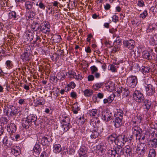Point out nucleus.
Returning a JSON list of instances; mask_svg holds the SVG:
<instances>
[{
    "label": "nucleus",
    "mask_w": 157,
    "mask_h": 157,
    "mask_svg": "<svg viewBox=\"0 0 157 157\" xmlns=\"http://www.w3.org/2000/svg\"><path fill=\"white\" fill-rule=\"evenodd\" d=\"M90 124L93 127L90 137L92 139H95L97 138L102 132V124L99 120L95 118L91 120Z\"/></svg>",
    "instance_id": "obj_1"
},
{
    "label": "nucleus",
    "mask_w": 157,
    "mask_h": 157,
    "mask_svg": "<svg viewBox=\"0 0 157 157\" xmlns=\"http://www.w3.org/2000/svg\"><path fill=\"white\" fill-rule=\"evenodd\" d=\"M109 147H110V144L104 143H101L99 144L96 146V151L99 155H103L106 149L108 148Z\"/></svg>",
    "instance_id": "obj_2"
},
{
    "label": "nucleus",
    "mask_w": 157,
    "mask_h": 157,
    "mask_svg": "<svg viewBox=\"0 0 157 157\" xmlns=\"http://www.w3.org/2000/svg\"><path fill=\"white\" fill-rule=\"evenodd\" d=\"M123 114L121 113H118L117 117L113 121L114 125L116 128H119L123 123Z\"/></svg>",
    "instance_id": "obj_3"
},
{
    "label": "nucleus",
    "mask_w": 157,
    "mask_h": 157,
    "mask_svg": "<svg viewBox=\"0 0 157 157\" xmlns=\"http://www.w3.org/2000/svg\"><path fill=\"white\" fill-rule=\"evenodd\" d=\"M133 96L134 100L139 103L142 102L144 99L143 94L138 90H136L134 91Z\"/></svg>",
    "instance_id": "obj_4"
},
{
    "label": "nucleus",
    "mask_w": 157,
    "mask_h": 157,
    "mask_svg": "<svg viewBox=\"0 0 157 157\" xmlns=\"http://www.w3.org/2000/svg\"><path fill=\"white\" fill-rule=\"evenodd\" d=\"M137 83V78L136 76H131L127 78V84L129 87H135Z\"/></svg>",
    "instance_id": "obj_5"
},
{
    "label": "nucleus",
    "mask_w": 157,
    "mask_h": 157,
    "mask_svg": "<svg viewBox=\"0 0 157 157\" xmlns=\"http://www.w3.org/2000/svg\"><path fill=\"white\" fill-rule=\"evenodd\" d=\"M51 25L49 22L47 21H43L40 25L41 31L45 33H48L50 31Z\"/></svg>",
    "instance_id": "obj_6"
},
{
    "label": "nucleus",
    "mask_w": 157,
    "mask_h": 157,
    "mask_svg": "<svg viewBox=\"0 0 157 157\" xmlns=\"http://www.w3.org/2000/svg\"><path fill=\"white\" fill-rule=\"evenodd\" d=\"M147 146L144 143H140L137 145L136 152L138 155H144L145 154Z\"/></svg>",
    "instance_id": "obj_7"
},
{
    "label": "nucleus",
    "mask_w": 157,
    "mask_h": 157,
    "mask_svg": "<svg viewBox=\"0 0 157 157\" xmlns=\"http://www.w3.org/2000/svg\"><path fill=\"white\" fill-rule=\"evenodd\" d=\"M126 142V138L124 136L121 135L117 136L115 144L119 146H123Z\"/></svg>",
    "instance_id": "obj_8"
},
{
    "label": "nucleus",
    "mask_w": 157,
    "mask_h": 157,
    "mask_svg": "<svg viewBox=\"0 0 157 157\" xmlns=\"http://www.w3.org/2000/svg\"><path fill=\"white\" fill-rule=\"evenodd\" d=\"M135 44V41L133 40L130 39L123 41V44L124 46L130 50H131L134 48Z\"/></svg>",
    "instance_id": "obj_9"
},
{
    "label": "nucleus",
    "mask_w": 157,
    "mask_h": 157,
    "mask_svg": "<svg viewBox=\"0 0 157 157\" xmlns=\"http://www.w3.org/2000/svg\"><path fill=\"white\" fill-rule=\"evenodd\" d=\"M4 112H6V114L9 116H13L15 115L17 113V109L15 107L13 106H11L10 108L7 109H6L4 110Z\"/></svg>",
    "instance_id": "obj_10"
},
{
    "label": "nucleus",
    "mask_w": 157,
    "mask_h": 157,
    "mask_svg": "<svg viewBox=\"0 0 157 157\" xmlns=\"http://www.w3.org/2000/svg\"><path fill=\"white\" fill-rule=\"evenodd\" d=\"M41 144L44 146L49 145L52 142V138L48 136H44L40 138Z\"/></svg>",
    "instance_id": "obj_11"
},
{
    "label": "nucleus",
    "mask_w": 157,
    "mask_h": 157,
    "mask_svg": "<svg viewBox=\"0 0 157 157\" xmlns=\"http://www.w3.org/2000/svg\"><path fill=\"white\" fill-rule=\"evenodd\" d=\"M61 125H67L70 124V117L66 114H63L60 116Z\"/></svg>",
    "instance_id": "obj_12"
},
{
    "label": "nucleus",
    "mask_w": 157,
    "mask_h": 157,
    "mask_svg": "<svg viewBox=\"0 0 157 157\" xmlns=\"http://www.w3.org/2000/svg\"><path fill=\"white\" fill-rule=\"evenodd\" d=\"M105 155L106 157H115L117 154V151L114 148H110L109 147Z\"/></svg>",
    "instance_id": "obj_13"
},
{
    "label": "nucleus",
    "mask_w": 157,
    "mask_h": 157,
    "mask_svg": "<svg viewBox=\"0 0 157 157\" xmlns=\"http://www.w3.org/2000/svg\"><path fill=\"white\" fill-rule=\"evenodd\" d=\"M112 117L111 113L108 111H103L102 114L101 119L105 122H108L110 121Z\"/></svg>",
    "instance_id": "obj_14"
},
{
    "label": "nucleus",
    "mask_w": 157,
    "mask_h": 157,
    "mask_svg": "<svg viewBox=\"0 0 157 157\" xmlns=\"http://www.w3.org/2000/svg\"><path fill=\"white\" fill-rule=\"evenodd\" d=\"M146 93L148 96L153 95L155 92V88L150 84L147 85L145 87Z\"/></svg>",
    "instance_id": "obj_15"
},
{
    "label": "nucleus",
    "mask_w": 157,
    "mask_h": 157,
    "mask_svg": "<svg viewBox=\"0 0 157 157\" xmlns=\"http://www.w3.org/2000/svg\"><path fill=\"white\" fill-rule=\"evenodd\" d=\"M124 154L125 157H132V150L129 146L124 147Z\"/></svg>",
    "instance_id": "obj_16"
},
{
    "label": "nucleus",
    "mask_w": 157,
    "mask_h": 157,
    "mask_svg": "<svg viewBox=\"0 0 157 157\" xmlns=\"http://www.w3.org/2000/svg\"><path fill=\"white\" fill-rule=\"evenodd\" d=\"M16 126L13 123H11L7 125V131L10 133L14 132L16 131Z\"/></svg>",
    "instance_id": "obj_17"
},
{
    "label": "nucleus",
    "mask_w": 157,
    "mask_h": 157,
    "mask_svg": "<svg viewBox=\"0 0 157 157\" xmlns=\"http://www.w3.org/2000/svg\"><path fill=\"white\" fill-rule=\"evenodd\" d=\"M67 75V72L64 71H63L57 74L56 78L60 81H62L65 79Z\"/></svg>",
    "instance_id": "obj_18"
},
{
    "label": "nucleus",
    "mask_w": 157,
    "mask_h": 157,
    "mask_svg": "<svg viewBox=\"0 0 157 157\" xmlns=\"http://www.w3.org/2000/svg\"><path fill=\"white\" fill-rule=\"evenodd\" d=\"M30 53L29 52H25L21 56V58L24 61H28L30 60Z\"/></svg>",
    "instance_id": "obj_19"
},
{
    "label": "nucleus",
    "mask_w": 157,
    "mask_h": 157,
    "mask_svg": "<svg viewBox=\"0 0 157 157\" xmlns=\"http://www.w3.org/2000/svg\"><path fill=\"white\" fill-rule=\"evenodd\" d=\"M36 10V9H33V10L28 11L26 14V19L28 20L32 19L35 16Z\"/></svg>",
    "instance_id": "obj_20"
},
{
    "label": "nucleus",
    "mask_w": 157,
    "mask_h": 157,
    "mask_svg": "<svg viewBox=\"0 0 157 157\" xmlns=\"http://www.w3.org/2000/svg\"><path fill=\"white\" fill-rule=\"evenodd\" d=\"M35 4L29 1H26L25 4L24 8L27 11L30 10H33V9H35L33 7V5Z\"/></svg>",
    "instance_id": "obj_21"
},
{
    "label": "nucleus",
    "mask_w": 157,
    "mask_h": 157,
    "mask_svg": "<svg viewBox=\"0 0 157 157\" xmlns=\"http://www.w3.org/2000/svg\"><path fill=\"white\" fill-rule=\"evenodd\" d=\"M11 152L15 156H17L21 153L20 147L17 146H14L11 150Z\"/></svg>",
    "instance_id": "obj_22"
},
{
    "label": "nucleus",
    "mask_w": 157,
    "mask_h": 157,
    "mask_svg": "<svg viewBox=\"0 0 157 157\" xmlns=\"http://www.w3.org/2000/svg\"><path fill=\"white\" fill-rule=\"evenodd\" d=\"M105 86L106 89L110 91H112L115 89L114 84L111 81H109L106 82Z\"/></svg>",
    "instance_id": "obj_23"
},
{
    "label": "nucleus",
    "mask_w": 157,
    "mask_h": 157,
    "mask_svg": "<svg viewBox=\"0 0 157 157\" xmlns=\"http://www.w3.org/2000/svg\"><path fill=\"white\" fill-rule=\"evenodd\" d=\"M3 143L5 146H6L8 148H10L12 147V143L9 140L7 136H5L4 137L3 140Z\"/></svg>",
    "instance_id": "obj_24"
},
{
    "label": "nucleus",
    "mask_w": 157,
    "mask_h": 157,
    "mask_svg": "<svg viewBox=\"0 0 157 157\" xmlns=\"http://www.w3.org/2000/svg\"><path fill=\"white\" fill-rule=\"evenodd\" d=\"M118 65L116 63H114L110 64L109 66V70L112 72L116 73L117 72V69L118 68Z\"/></svg>",
    "instance_id": "obj_25"
},
{
    "label": "nucleus",
    "mask_w": 157,
    "mask_h": 157,
    "mask_svg": "<svg viewBox=\"0 0 157 157\" xmlns=\"http://www.w3.org/2000/svg\"><path fill=\"white\" fill-rule=\"evenodd\" d=\"M115 95L112 94L107 98H105L104 99L103 101L104 104L110 103L112 102L113 100L114 99Z\"/></svg>",
    "instance_id": "obj_26"
},
{
    "label": "nucleus",
    "mask_w": 157,
    "mask_h": 157,
    "mask_svg": "<svg viewBox=\"0 0 157 157\" xmlns=\"http://www.w3.org/2000/svg\"><path fill=\"white\" fill-rule=\"evenodd\" d=\"M35 33L33 31L27 32L26 36L27 40L29 41H32L34 37Z\"/></svg>",
    "instance_id": "obj_27"
},
{
    "label": "nucleus",
    "mask_w": 157,
    "mask_h": 157,
    "mask_svg": "<svg viewBox=\"0 0 157 157\" xmlns=\"http://www.w3.org/2000/svg\"><path fill=\"white\" fill-rule=\"evenodd\" d=\"M62 148L61 145L59 144H54L53 147V151L56 153L60 152L62 150Z\"/></svg>",
    "instance_id": "obj_28"
},
{
    "label": "nucleus",
    "mask_w": 157,
    "mask_h": 157,
    "mask_svg": "<svg viewBox=\"0 0 157 157\" xmlns=\"http://www.w3.org/2000/svg\"><path fill=\"white\" fill-rule=\"evenodd\" d=\"M87 151L86 147L84 146L81 147L79 150L78 151V155H87Z\"/></svg>",
    "instance_id": "obj_29"
},
{
    "label": "nucleus",
    "mask_w": 157,
    "mask_h": 157,
    "mask_svg": "<svg viewBox=\"0 0 157 157\" xmlns=\"http://www.w3.org/2000/svg\"><path fill=\"white\" fill-rule=\"evenodd\" d=\"M26 118L31 124L32 122L35 123L37 119L36 116L33 114L29 115Z\"/></svg>",
    "instance_id": "obj_30"
},
{
    "label": "nucleus",
    "mask_w": 157,
    "mask_h": 157,
    "mask_svg": "<svg viewBox=\"0 0 157 157\" xmlns=\"http://www.w3.org/2000/svg\"><path fill=\"white\" fill-rule=\"evenodd\" d=\"M142 56L143 58L145 59L148 60H150L152 59L149 52L145 50L142 52Z\"/></svg>",
    "instance_id": "obj_31"
},
{
    "label": "nucleus",
    "mask_w": 157,
    "mask_h": 157,
    "mask_svg": "<svg viewBox=\"0 0 157 157\" xmlns=\"http://www.w3.org/2000/svg\"><path fill=\"white\" fill-rule=\"evenodd\" d=\"M151 104V101L147 99L145 100L143 104L144 108L148 110L150 109Z\"/></svg>",
    "instance_id": "obj_32"
},
{
    "label": "nucleus",
    "mask_w": 157,
    "mask_h": 157,
    "mask_svg": "<svg viewBox=\"0 0 157 157\" xmlns=\"http://www.w3.org/2000/svg\"><path fill=\"white\" fill-rule=\"evenodd\" d=\"M146 134L144 133H140V132H139L138 134H136V139L140 141L144 140L146 137Z\"/></svg>",
    "instance_id": "obj_33"
},
{
    "label": "nucleus",
    "mask_w": 157,
    "mask_h": 157,
    "mask_svg": "<svg viewBox=\"0 0 157 157\" xmlns=\"http://www.w3.org/2000/svg\"><path fill=\"white\" fill-rule=\"evenodd\" d=\"M83 93L85 96L90 97L93 94V91L91 89H87L84 90Z\"/></svg>",
    "instance_id": "obj_34"
},
{
    "label": "nucleus",
    "mask_w": 157,
    "mask_h": 157,
    "mask_svg": "<svg viewBox=\"0 0 157 157\" xmlns=\"http://www.w3.org/2000/svg\"><path fill=\"white\" fill-rule=\"evenodd\" d=\"M116 137H117V135L115 134H113L108 136V141L111 143H113V142L115 143Z\"/></svg>",
    "instance_id": "obj_35"
},
{
    "label": "nucleus",
    "mask_w": 157,
    "mask_h": 157,
    "mask_svg": "<svg viewBox=\"0 0 157 157\" xmlns=\"http://www.w3.org/2000/svg\"><path fill=\"white\" fill-rule=\"evenodd\" d=\"M22 126L26 128H29V126L31 125V124L27 119L25 118H24L22 121Z\"/></svg>",
    "instance_id": "obj_36"
},
{
    "label": "nucleus",
    "mask_w": 157,
    "mask_h": 157,
    "mask_svg": "<svg viewBox=\"0 0 157 157\" xmlns=\"http://www.w3.org/2000/svg\"><path fill=\"white\" fill-rule=\"evenodd\" d=\"M44 103V100L39 98H37L36 101L34 102V104L36 106L43 105Z\"/></svg>",
    "instance_id": "obj_37"
},
{
    "label": "nucleus",
    "mask_w": 157,
    "mask_h": 157,
    "mask_svg": "<svg viewBox=\"0 0 157 157\" xmlns=\"http://www.w3.org/2000/svg\"><path fill=\"white\" fill-rule=\"evenodd\" d=\"M33 151L36 154L39 155L40 154L41 151V149L39 144H35L33 148Z\"/></svg>",
    "instance_id": "obj_38"
},
{
    "label": "nucleus",
    "mask_w": 157,
    "mask_h": 157,
    "mask_svg": "<svg viewBox=\"0 0 157 157\" xmlns=\"http://www.w3.org/2000/svg\"><path fill=\"white\" fill-rule=\"evenodd\" d=\"M157 37V34L155 35L154 36H151L149 40V42L150 44L152 45L155 44L156 41H157V40H156L155 38H156Z\"/></svg>",
    "instance_id": "obj_39"
},
{
    "label": "nucleus",
    "mask_w": 157,
    "mask_h": 157,
    "mask_svg": "<svg viewBox=\"0 0 157 157\" xmlns=\"http://www.w3.org/2000/svg\"><path fill=\"white\" fill-rule=\"evenodd\" d=\"M5 65L6 68L8 69H10L13 67V63L12 61L8 60L6 61Z\"/></svg>",
    "instance_id": "obj_40"
},
{
    "label": "nucleus",
    "mask_w": 157,
    "mask_h": 157,
    "mask_svg": "<svg viewBox=\"0 0 157 157\" xmlns=\"http://www.w3.org/2000/svg\"><path fill=\"white\" fill-rule=\"evenodd\" d=\"M123 97H125L128 96L129 94V91L127 88H123L121 91Z\"/></svg>",
    "instance_id": "obj_41"
},
{
    "label": "nucleus",
    "mask_w": 157,
    "mask_h": 157,
    "mask_svg": "<svg viewBox=\"0 0 157 157\" xmlns=\"http://www.w3.org/2000/svg\"><path fill=\"white\" fill-rule=\"evenodd\" d=\"M103 85V83L102 82L97 83L93 85V87L94 90H97L101 88Z\"/></svg>",
    "instance_id": "obj_42"
},
{
    "label": "nucleus",
    "mask_w": 157,
    "mask_h": 157,
    "mask_svg": "<svg viewBox=\"0 0 157 157\" xmlns=\"http://www.w3.org/2000/svg\"><path fill=\"white\" fill-rule=\"evenodd\" d=\"M89 114L90 116L94 117L98 116L99 113L97 109H93L90 111Z\"/></svg>",
    "instance_id": "obj_43"
},
{
    "label": "nucleus",
    "mask_w": 157,
    "mask_h": 157,
    "mask_svg": "<svg viewBox=\"0 0 157 157\" xmlns=\"http://www.w3.org/2000/svg\"><path fill=\"white\" fill-rule=\"evenodd\" d=\"M156 155L155 151L154 149H150L149 150L148 154V157H155Z\"/></svg>",
    "instance_id": "obj_44"
},
{
    "label": "nucleus",
    "mask_w": 157,
    "mask_h": 157,
    "mask_svg": "<svg viewBox=\"0 0 157 157\" xmlns=\"http://www.w3.org/2000/svg\"><path fill=\"white\" fill-rule=\"evenodd\" d=\"M8 16L10 18L15 20L16 18V13L14 11H11L9 12Z\"/></svg>",
    "instance_id": "obj_45"
},
{
    "label": "nucleus",
    "mask_w": 157,
    "mask_h": 157,
    "mask_svg": "<svg viewBox=\"0 0 157 157\" xmlns=\"http://www.w3.org/2000/svg\"><path fill=\"white\" fill-rule=\"evenodd\" d=\"M117 31V29L113 28L110 29L109 30V32L113 34V38L116 37L117 36V35L116 33Z\"/></svg>",
    "instance_id": "obj_46"
},
{
    "label": "nucleus",
    "mask_w": 157,
    "mask_h": 157,
    "mask_svg": "<svg viewBox=\"0 0 157 157\" xmlns=\"http://www.w3.org/2000/svg\"><path fill=\"white\" fill-rule=\"evenodd\" d=\"M61 38V36L60 35L56 34L54 36V40L56 43H59L60 42Z\"/></svg>",
    "instance_id": "obj_47"
},
{
    "label": "nucleus",
    "mask_w": 157,
    "mask_h": 157,
    "mask_svg": "<svg viewBox=\"0 0 157 157\" xmlns=\"http://www.w3.org/2000/svg\"><path fill=\"white\" fill-rule=\"evenodd\" d=\"M71 127V125L70 124L67 125H61V127L64 132H66L68 131Z\"/></svg>",
    "instance_id": "obj_48"
},
{
    "label": "nucleus",
    "mask_w": 157,
    "mask_h": 157,
    "mask_svg": "<svg viewBox=\"0 0 157 157\" xmlns=\"http://www.w3.org/2000/svg\"><path fill=\"white\" fill-rule=\"evenodd\" d=\"M141 72L143 74L148 73L149 71V68L147 67L142 66L141 69Z\"/></svg>",
    "instance_id": "obj_49"
},
{
    "label": "nucleus",
    "mask_w": 157,
    "mask_h": 157,
    "mask_svg": "<svg viewBox=\"0 0 157 157\" xmlns=\"http://www.w3.org/2000/svg\"><path fill=\"white\" fill-rule=\"evenodd\" d=\"M150 143L152 147H157V138H155L150 141Z\"/></svg>",
    "instance_id": "obj_50"
},
{
    "label": "nucleus",
    "mask_w": 157,
    "mask_h": 157,
    "mask_svg": "<svg viewBox=\"0 0 157 157\" xmlns=\"http://www.w3.org/2000/svg\"><path fill=\"white\" fill-rule=\"evenodd\" d=\"M90 69L92 74H94L95 73L97 72L98 71V68L94 65L91 66L90 67Z\"/></svg>",
    "instance_id": "obj_51"
},
{
    "label": "nucleus",
    "mask_w": 157,
    "mask_h": 157,
    "mask_svg": "<svg viewBox=\"0 0 157 157\" xmlns=\"http://www.w3.org/2000/svg\"><path fill=\"white\" fill-rule=\"evenodd\" d=\"M85 121L83 117H80L77 120V123L78 124L81 125L83 124Z\"/></svg>",
    "instance_id": "obj_52"
},
{
    "label": "nucleus",
    "mask_w": 157,
    "mask_h": 157,
    "mask_svg": "<svg viewBox=\"0 0 157 157\" xmlns=\"http://www.w3.org/2000/svg\"><path fill=\"white\" fill-rule=\"evenodd\" d=\"M148 15V13L146 10H145L140 15V17L142 19L145 18Z\"/></svg>",
    "instance_id": "obj_53"
},
{
    "label": "nucleus",
    "mask_w": 157,
    "mask_h": 157,
    "mask_svg": "<svg viewBox=\"0 0 157 157\" xmlns=\"http://www.w3.org/2000/svg\"><path fill=\"white\" fill-rule=\"evenodd\" d=\"M39 24L36 22L33 23L31 25V28L35 30H37L39 27Z\"/></svg>",
    "instance_id": "obj_54"
},
{
    "label": "nucleus",
    "mask_w": 157,
    "mask_h": 157,
    "mask_svg": "<svg viewBox=\"0 0 157 157\" xmlns=\"http://www.w3.org/2000/svg\"><path fill=\"white\" fill-rule=\"evenodd\" d=\"M8 0H0V6H5L7 5Z\"/></svg>",
    "instance_id": "obj_55"
},
{
    "label": "nucleus",
    "mask_w": 157,
    "mask_h": 157,
    "mask_svg": "<svg viewBox=\"0 0 157 157\" xmlns=\"http://www.w3.org/2000/svg\"><path fill=\"white\" fill-rule=\"evenodd\" d=\"M124 148L118 147L117 151V154L119 155H122L124 154Z\"/></svg>",
    "instance_id": "obj_56"
},
{
    "label": "nucleus",
    "mask_w": 157,
    "mask_h": 157,
    "mask_svg": "<svg viewBox=\"0 0 157 157\" xmlns=\"http://www.w3.org/2000/svg\"><path fill=\"white\" fill-rule=\"evenodd\" d=\"M138 119L137 120V122L140 123L141 122L142 120L144 118V116L142 114L137 115Z\"/></svg>",
    "instance_id": "obj_57"
},
{
    "label": "nucleus",
    "mask_w": 157,
    "mask_h": 157,
    "mask_svg": "<svg viewBox=\"0 0 157 157\" xmlns=\"http://www.w3.org/2000/svg\"><path fill=\"white\" fill-rule=\"evenodd\" d=\"M138 5L139 7H142L144 6V2L143 0H138Z\"/></svg>",
    "instance_id": "obj_58"
},
{
    "label": "nucleus",
    "mask_w": 157,
    "mask_h": 157,
    "mask_svg": "<svg viewBox=\"0 0 157 157\" xmlns=\"http://www.w3.org/2000/svg\"><path fill=\"white\" fill-rule=\"evenodd\" d=\"M75 77H74V78L77 80H81L83 78L82 75L80 74H78L77 75H75Z\"/></svg>",
    "instance_id": "obj_59"
},
{
    "label": "nucleus",
    "mask_w": 157,
    "mask_h": 157,
    "mask_svg": "<svg viewBox=\"0 0 157 157\" xmlns=\"http://www.w3.org/2000/svg\"><path fill=\"white\" fill-rule=\"evenodd\" d=\"M104 96V94L102 93L99 92L97 94V97L99 99H102Z\"/></svg>",
    "instance_id": "obj_60"
},
{
    "label": "nucleus",
    "mask_w": 157,
    "mask_h": 157,
    "mask_svg": "<svg viewBox=\"0 0 157 157\" xmlns=\"http://www.w3.org/2000/svg\"><path fill=\"white\" fill-rule=\"evenodd\" d=\"M68 84V86H70V87L72 89H73L75 88L76 86L75 83L73 82H70Z\"/></svg>",
    "instance_id": "obj_61"
},
{
    "label": "nucleus",
    "mask_w": 157,
    "mask_h": 157,
    "mask_svg": "<svg viewBox=\"0 0 157 157\" xmlns=\"http://www.w3.org/2000/svg\"><path fill=\"white\" fill-rule=\"evenodd\" d=\"M118 21V17L116 15H114L112 17V21L114 22H117Z\"/></svg>",
    "instance_id": "obj_62"
},
{
    "label": "nucleus",
    "mask_w": 157,
    "mask_h": 157,
    "mask_svg": "<svg viewBox=\"0 0 157 157\" xmlns=\"http://www.w3.org/2000/svg\"><path fill=\"white\" fill-rule=\"evenodd\" d=\"M39 6L40 8L43 10H44L45 9V6L41 1L39 2Z\"/></svg>",
    "instance_id": "obj_63"
},
{
    "label": "nucleus",
    "mask_w": 157,
    "mask_h": 157,
    "mask_svg": "<svg viewBox=\"0 0 157 157\" xmlns=\"http://www.w3.org/2000/svg\"><path fill=\"white\" fill-rule=\"evenodd\" d=\"M40 157H48L47 153L45 151H43L41 153Z\"/></svg>",
    "instance_id": "obj_64"
}]
</instances>
